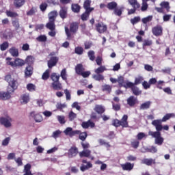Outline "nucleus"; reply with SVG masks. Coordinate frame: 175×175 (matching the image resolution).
Returning <instances> with one entry per match:
<instances>
[{
    "label": "nucleus",
    "mask_w": 175,
    "mask_h": 175,
    "mask_svg": "<svg viewBox=\"0 0 175 175\" xmlns=\"http://www.w3.org/2000/svg\"><path fill=\"white\" fill-rule=\"evenodd\" d=\"M160 5L163 9H166L167 12H169L170 9V6L169 5V2L167 1H163L161 3Z\"/></svg>",
    "instance_id": "4c0bfd02"
},
{
    "label": "nucleus",
    "mask_w": 175,
    "mask_h": 175,
    "mask_svg": "<svg viewBox=\"0 0 175 175\" xmlns=\"http://www.w3.org/2000/svg\"><path fill=\"white\" fill-rule=\"evenodd\" d=\"M33 73V68H32V66H29L25 68V76H31V75Z\"/></svg>",
    "instance_id": "a878e982"
},
{
    "label": "nucleus",
    "mask_w": 175,
    "mask_h": 175,
    "mask_svg": "<svg viewBox=\"0 0 175 175\" xmlns=\"http://www.w3.org/2000/svg\"><path fill=\"white\" fill-rule=\"evenodd\" d=\"M107 70V68H106V66H100V67L97 68L94 72L96 75H100V73H103V72Z\"/></svg>",
    "instance_id": "5701e85b"
},
{
    "label": "nucleus",
    "mask_w": 175,
    "mask_h": 175,
    "mask_svg": "<svg viewBox=\"0 0 175 175\" xmlns=\"http://www.w3.org/2000/svg\"><path fill=\"white\" fill-rule=\"evenodd\" d=\"M51 79L53 80V83H56L59 81V75H57L56 73H53L51 75Z\"/></svg>",
    "instance_id": "49530a36"
},
{
    "label": "nucleus",
    "mask_w": 175,
    "mask_h": 175,
    "mask_svg": "<svg viewBox=\"0 0 175 175\" xmlns=\"http://www.w3.org/2000/svg\"><path fill=\"white\" fill-rule=\"evenodd\" d=\"M67 14H68V8L66 7H62L59 12L60 17L62 18H66Z\"/></svg>",
    "instance_id": "2eb2a0df"
},
{
    "label": "nucleus",
    "mask_w": 175,
    "mask_h": 175,
    "mask_svg": "<svg viewBox=\"0 0 175 175\" xmlns=\"http://www.w3.org/2000/svg\"><path fill=\"white\" fill-rule=\"evenodd\" d=\"M6 14L8 17H17L18 14L16 12H13L12 11H6Z\"/></svg>",
    "instance_id": "6e6d98bb"
},
{
    "label": "nucleus",
    "mask_w": 175,
    "mask_h": 175,
    "mask_svg": "<svg viewBox=\"0 0 175 175\" xmlns=\"http://www.w3.org/2000/svg\"><path fill=\"white\" fill-rule=\"evenodd\" d=\"M79 154V150L76 147L71 148L68 151L69 158H73Z\"/></svg>",
    "instance_id": "f8f14e48"
},
{
    "label": "nucleus",
    "mask_w": 175,
    "mask_h": 175,
    "mask_svg": "<svg viewBox=\"0 0 175 175\" xmlns=\"http://www.w3.org/2000/svg\"><path fill=\"white\" fill-rule=\"evenodd\" d=\"M5 80L9 83L10 87H11L12 92H14V90L17 88V83L16 82V80H14V79H12V76L10 75H6Z\"/></svg>",
    "instance_id": "7ed1b4c3"
},
{
    "label": "nucleus",
    "mask_w": 175,
    "mask_h": 175,
    "mask_svg": "<svg viewBox=\"0 0 175 175\" xmlns=\"http://www.w3.org/2000/svg\"><path fill=\"white\" fill-rule=\"evenodd\" d=\"M75 72L77 75L81 74L84 72V68L83 67V64H78L75 67Z\"/></svg>",
    "instance_id": "bb28decb"
},
{
    "label": "nucleus",
    "mask_w": 175,
    "mask_h": 175,
    "mask_svg": "<svg viewBox=\"0 0 175 175\" xmlns=\"http://www.w3.org/2000/svg\"><path fill=\"white\" fill-rule=\"evenodd\" d=\"M140 21V17L139 16H135L133 18L131 19V23L133 24V25H135V24H137Z\"/></svg>",
    "instance_id": "bf43d9fd"
},
{
    "label": "nucleus",
    "mask_w": 175,
    "mask_h": 175,
    "mask_svg": "<svg viewBox=\"0 0 175 175\" xmlns=\"http://www.w3.org/2000/svg\"><path fill=\"white\" fill-rule=\"evenodd\" d=\"M59 59L57 57H51L50 60L48 61V68L49 69H51L53 66H55L57 65V63L58 62V60Z\"/></svg>",
    "instance_id": "6e6552de"
},
{
    "label": "nucleus",
    "mask_w": 175,
    "mask_h": 175,
    "mask_svg": "<svg viewBox=\"0 0 175 175\" xmlns=\"http://www.w3.org/2000/svg\"><path fill=\"white\" fill-rule=\"evenodd\" d=\"M120 121V126L128 128V116L124 115Z\"/></svg>",
    "instance_id": "ddd939ff"
},
{
    "label": "nucleus",
    "mask_w": 175,
    "mask_h": 175,
    "mask_svg": "<svg viewBox=\"0 0 175 175\" xmlns=\"http://www.w3.org/2000/svg\"><path fill=\"white\" fill-rule=\"evenodd\" d=\"M92 167V164L91 163H87L86 165L82 164L80 170L81 172H85V170H88V169H91Z\"/></svg>",
    "instance_id": "b1692460"
},
{
    "label": "nucleus",
    "mask_w": 175,
    "mask_h": 175,
    "mask_svg": "<svg viewBox=\"0 0 175 175\" xmlns=\"http://www.w3.org/2000/svg\"><path fill=\"white\" fill-rule=\"evenodd\" d=\"M96 29L99 33H103L107 31V26L105 25L103 23H98L96 25Z\"/></svg>",
    "instance_id": "0eeeda50"
},
{
    "label": "nucleus",
    "mask_w": 175,
    "mask_h": 175,
    "mask_svg": "<svg viewBox=\"0 0 175 175\" xmlns=\"http://www.w3.org/2000/svg\"><path fill=\"white\" fill-rule=\"evenodd\" d=\"M14 64H15V66H23V65H24V60L19 59V58H16L14 60Z\"/></svg>",
    "instance_id": "58836bf2"
},
{
    "label": "nucleus",
    "mask_w": 175,
    "mask_h": 175,
    "mask_svg": "<svg viewBox=\"0 0 175 175\" xmlns=\"http://www.w3.org/2000/svg\"><path fill=\"white\" fill-rule=\"evenodd\" d=\"M132 91L133 94H134V95H136L137 96L142 94V91H140V90H139V88L136 86H133L132 88Z\"/></svg>",
    "instance_id": "a19ab883"
},
{
    "label": "nucleus",
    "mask_w": 175,
    "mask_h": 175,
    "mask_svg": "<svg viewBox=\"0 0 175 175\" xmlns=\"http://www.w3.org/2000/svg\"><path fill=\"white\" fill-rule=\"evenodd\" d=\"M77 117V114L75 113V112H73L72 111H70V112L68 114V118L70 121H73V120H75V118H76Z\"/></svg>",
    "instance_id": "09e8293b"
},
{
    "label": "nucleus",
    "mask_w": 175,
    "mask_h": 175,
    "mask_svg": "<svg viewBox=\"0 0 175 175\" xmlns=\"http://www.w3.org/2000/svg\"><path fill=\"white\" fill-rule=\"evenodd\" d=\"M38 42H47V37L44 35H40L37 38Z\"/></svg>",
    "instance_id": "de8ad7c7"
},
{
    "label": "nucleus",
    "mask_w": 175,
    "mask_h": 175,
    "mask_svg": "<svg viewBox=\"0 0 175 175\" xmlns=\"http://www.w3.org/2000/svg\"><path fill=\"white\" fill-rule=\"evenodd\" d=\"M61 133H62L61 131L57 130L56 131L53 133L52 137H53L54 139H57V137H59Z\"/></svg>",
    "instance_id": "69168bd1"
},
{
    "label": "nucleus",
    "mask_w": 175,
    "mask_h": 175,
    "mask_svg": "<svg viewBox=\"0 0 175 175\" xmlns=\"http://www.w3.org/2000/svg\"><path fill=\"white\" fill-rule=\"evenodd\" d=\"M141 163L146 165L147 166H151L152 163L155 165V159H144L141 161Z\"/></svg>",
    "instance_id": "9b49d317"
},
{
    "label": "nucleus",
    "mask_w": 175,
    "mask_h": 175,
    "mask_svg": "<svg viewBox=\"0 0 175 175\" xmlns=\"http://www.w3.org/2000/svg\"><path fill=\"white\" fill-rule=\"evenodd\" d=\"M92 11H87L85 10V13H83L81 15V20H83V21H87V18H88L89 16H90V12H91Z\"/></svg>",
    "instance_id": "79ce46f5"
},
{
    "label": "nucleus",
    "mask_w": 175,
    "mask_h": 175,
    "mask_svg": "<svg viewBox=\"0 0 175 175\" xmlns=\"http://www.w3.org/2000/svg\"><path fill=\"white\" fill-rule=\"evenodd\" d=\"M10 53L12 57H18V49H17L16 47L10 49Z\"/></svg>",
    "instance_id": "7c9ffc66"
},
{
    "label": "nucleus",
    "mask_w": 175,
    "mask_h": 175,
    "mask_svg": "<svg viewBox=\"0 0 175 175\" xmlns=\"http://www.w3.org/2000/svg\"><path fill=\"white\" fill-rule=\"evenodd\" d=\"M107 7L109 10H113V9L116 10V8H117V3L114 1H112L109 3Z\"/></svg>",
    "instance_id": "e433bc0d"
},
{
    "label": "nucleus",
    "mask_w": 175,
    "mask_h": 175,
    "mask_svg": "<svg viewBox=\"0 0 175 175\" xmlns=\"http://www.w3.org/2000/svg\"><path fill=\"white\" fill-rule=\"evenodd\" d=\"M118 83H119L120 87H123L124 84L125 83V81H124V77H118Z\"/></svg>",
    "instance_id": "603ef678"
},
{
    "label": "nucleus",
    "mask_w": 175,
    "mask_h": 175,
    "mask_svg": "<svg viewBox=\"0 0 175 175\" xmlns=\"http://www.w3.org/2000/svg\"><path fill=\"white\" fill-rule=\"evenodd\" d=\"M92 78L96 80V81H100V80H105V77L101 74L93 75Z\"/></svg>",
    "instance_id": "f704fd0d"
},
{
    "label": "nucleus",
    "mask_w": 175,
    "mask_h": 175,
    "mask_svg": "<svg viewBox=\"0 0 175 175\" xmlns=\"http://www.w3.org/2000/svg\"><path fill=\"white\" fill-rule=\"evenodd\" d=\"M81 7L79 4H72V10L74 13H79L80 12Z\"/></svg>",
    "instance_id": "ea45409f"
},
{
    "label": "nucleus",
    "mask_w": 175,
    "mask_h": 175,
    "mask_svg": "<svg viewBox=\"0 0 175 175\" xmlns=\"http://www.w3.org/2000/svg\"><path fill=\"white\" fill-rule=\"evenodd\" d=\"M64 133L66 136H70V137H73V136H76V135H79L80 131L75 130L73 131V129L72 127H68L65 129L64 131Z\"/></svg>",
    "instance_id": "20e7f679"
},
{
    "label": "nucleus",
    "mask_w": 175,
    "mask_h": 175,
    "mask_svg": "<svg viewBox=\"0 0 175 175\" xmlns=\"http://www.w3.org/2000/svg\"><path fill=\"white\" fill-rule=\"evenodd\" d=\"M8 47H9V43H8L7 42H3L0 46V49H1V51H5V50H6V49H8Z\"/></svg>",
    "instance_id": "052dcab7"
},
{
    "label": "nucleus",
    "mask_w": 175,
    "mask_h": 175,
    "mask_svg": "<svg viewBox=\"0 0 175 175\" xmlns=\"http://www.w3.org/2000/svg\"><path fill=\"white\" fill-rule=\"evenodd\" d=\"M175 117V114L174 113H167L166 115H165L161 121H163V122H166V121H167V120H170V118H174Z\"/></svg>",
    "instance_id": "393cba45"
},
{
    "label": "nucleus",
    "mask_w": 175,
    "mask_h": 175,
    "mask_svg": "<svg viewBox=\"0 0 175 175\" xmlns=\"http://www.w3.org/2000/svg\"><path fill=\"white\" fill-rule=\"evenodd\" d=\"M124 10L123 8H115L114 10V14L116 16H121L122 14V10Z\"/></svg>",
    "instance_id": "8fccbe9b"
},
{
    "label": "nucleus",
    "mask_w": 175,
    "mask_h": 175,
    "mask_svg": "<svg viewBox=\"0 0 175 175\" xmlns=\"http://www.w3.org/2000/svg\"><path fill=\"white\" fill-rule=\"evenodd\" d=\"M21 103H23L24 105L28 103L29 102V94H23L21 96Z\"/></svg>",
    "instance_id": "412c9836"
},
{
    "label": "nucleus",
    "mask_w": 175,
    "mask_h": 175,
    "mask_svg": "<svg viewBox=\"0 0 175 175\" xmlns=\"http://www.w3.org/2000/svg\"><path fill=\"white\" fill-rule=\"evenodd\" d=\"M162 120H155L152 122V125L155 126L157 131H151L148 132L149 136H152L154 140L155 144L158 146H162L163 144V137L161 136V131L163 129V126H162Z\"/></svg>",
    "instance_id": "f257e3e1"
},
{
    "label": "nucleus",
    "mask_w": 175,
    "mask_h": 175,
    "mask_svg": "<svg viewBox=\"0 0 175 175\" xmlns=\"http://www.w3.org/2000/svg\"><path fill=\"white\" fill-rule=\"evenodd\" d=\"M23 173V175H33L32 172H31V164H27L25 165Z\"/></svg>",
    "instance_id": "a211bd4d"
},
{
    "label": "nucleus",
    "mask_w": 175,
    "mask_h": 175,
    "mask_svg": "<svg viewBox=\"0 0 175 175\" xmlns=\"http://www.w3.org/2000/svg\"><path fill=\"white\" fill-rule=\"evenodd\" d=\"M12 121L13 119H12V118H10V116L0 118V124H1V125H3L5 128H10V126H12Z\"/></svg>",
    "instance_id": "f03ea898"
},
{
    "label": "nucleus",
    "mask_w": 175,
    "mask_h": 175,
    "mask_svg": "<svg viewBox=\"0 0 175 175\" xmlns=\"http://www.w3.org/2000/svg\"><path fill=\"white\" fill-rule=\"evenodd\" d=\"M79 29V24L77 23H72L70 24V32H77V30Z\"/></svg>",
    "instance_id": "4be33fe9"
},
{
    "label": "nucleus",
    "mask_w": 175,
    "mask_h": 175,
    "mask_svg": "<svg viewBox=\"0 0 175 175\" xmlns=\"http://www.w3.org/2000/svg\"><path fill=\"white\" fill-rule=\"evenodd\" d=\"M55 21H49L48 23H46V27L50 31H55Z\"/></svg>",
    "instance_id": "f3484780"
},
{
    "label": "nucleus",
    "mask_w": 175,
    "mask_h": 175,
    "mask_svg": "<svg viewBox=\"0 0 175 175\" xmlns=\"http://www.w3.org/2000/svg\"><path fill=\"white\" fill-rule=\"evenodd\" d=\"M152 20V16H148L146 18L142 19V21L144 24H147V23H150Z\"/></svg>",
    "instance_id": "864d4df0"
},
{
    "label": "nucleus",
    "mask_w": 175,
    "mask_h": 175,
    "mask_svg": "<svg viewBox=\"0 0 175 175\" xmlns=\"http://www.w3.org/2000/svg\"><path fill=\"white\" fill-rule=\"evenodd\" d=\"M84 49L81 46H77L75 49V54H78V55H81Z\"/></svg>",
    "instance_id": "c03bdc74"
},
{
    "label": "nucleus",
    "mask_w": 175,
    "mask_h": 175,
    "mask_svg": "<svg viewBox=\"0 0 175 175\" xmlns=\"http://www.w3.org/2000/svg\"><path fill=\"white\" fill-rule=\"evenodd\" d=\"M33 61H35V59H33V57L32 56H28L26 58V62L28 65H32V64H33Z\"/></svg>",
    "instance_id": "4d7b16f0"
},
{
    "label": "nucleus",
    "mask_w": 175,
    "mask_h": 175,
    "mask_svg": "<svg viewBox=\"0 0 175 175\" xmlns=\"http://www.w3.org/2000/svg\"><path fill=\"white\" fill-rule=\"evenodd\" d=\"M57 118L60 124H65V116H57Z\"/></svg>",
    "instance_id": "774afa93"
},
{
    "label": "nucleus",
    "mask_w": 175,
    "mask_h": 175,
    "mask_svg": "<svg viewBox=\"0 0 175 175\" xmlns=\"http://www.w3.org/2000/svg\"><path fill=\"white\" fill-rule=\"evenodd\" d=\"M60 76L63 80H67L68 75H66V69H63L61 72Z\"/></svg>",
    "instance_id": "5fc2aeb1"
},
{
    "label": "nucleus",
    "mask_w": 175,
    "mask_h": 175,
    "mask_svg": "<svg viewBox=\"0 0 175 175\" xmlns=\"http://www.w3.org/2000/svg\"><path fill=\"white\" fill-rule=\"evenodd\" d=\"M12 90H8V92H0V100H8V99H10V98H12V96L10 95V94H12Z\"/></svg>",
    "instance_id": "39448f33"
},
{
    "label": "nucleus",
    "mask_w": 175,
    "mask_h": 175,
    "mask_svg": "<svg viewBox=\"0 0 175 175\" xmlns=\"http://www.w3.org/2000/svg\"><path fill=\"white\" fill-rule=\"evenodd\" d=\"M25 3V0H14V5L16 8H21Z\"/></svg>",
    "instance_id": "72a5a7b5"
},
{
    "label": "nucleus",
    "mask_w": 175,
    "mask_h": 175,
    "mask_svg": "<svg viewBox=\"0 0 175 175\" xmlns=\"http://www.w3.org/2000/svg\"><path fill=\"white\" fill-rule=\"evenodd\" d=\"M49 18L51 21H55L57 18V11H52L49 14Z\"/></svg>",
    "instance_id": "cd10ccee"
},
{
    "label": "nucleus",
    "mask_w": 175,
    "mask_h": 175,
    "mask_svg": "<svg viewBox=\"0 0 175 175\" xmlns=\"http://www.w3.org/2000/svg\"><path fill=\"white\" fill-rule=\"evenodd\" d=\"M94 110L98 114H103V113H105V108L101 105H96Z\"/></svg>",
    "instance_id": "2f4dec72"
},
{
    "label": "nucleus",
    "mask_w": 175,
    "mask_h": 175,
    "mask_svg": "<svg viewBox=\"0 0 175 175\" xmlns=\"http://www.w3.org/2000/svg\"><path fill=\"white\" fill-rule=\"evenodd\" d=\"M88 55L90 61H94L95 59V52L94 51H90L88 53Z\"/></svg>",
    "instance_id": "a18cd8bd"
},
{
    "label": "nucleus",
    "mask_w": 175,
    "mask_h": 175,
    "mask_svg": "<svg viewBox=\"0 0 175 175\" xmlns=\"http://www.w3.org/2000/svg\"><path fill=\"white\" fill-rule=\"evenodd\" d=\"M144 137H147V135H146V133H139L137 135V140H142V139H144Z\"/></svg>",
    "instance_id": "e2e57ef3"
},
{
    "label": "nucleus",
    "mask_w": 175,
    "mask_h": 175,
    "mask_svg": "<svg viewBox=\"0 0 175 175\" xmlns=\"http://www.w3.org/2000/svg\"><path fill=\"white\" fill-rule=\"evenodd\" d=\"M143 80H144L143 77H137V78H135V85H137V84H140V83H142Z\"/></svg>",
    "instance_id": "338daca9"
},
{
    "label": "nucleus",
    "mask_w": 175,
    "mask_h": 175,
    "mask_svg": "<svg viewBox=\"0 0 175 175\" xmlns=\"http://www.w3.org/2000/svg\"><path fill=\"white\" fill-rule=\"evenodd\" d=\"M120 166L122 168V170L131 172V170L133 169V166H135V165L131 163H125L124 164H121Z\"/></svg>",
    "instance_id": "9d476101"
},
{
    "label": "nucleus",
    "mask_w": 175,
    "mask_h": 175,
    "mask_svg": "<svg viewBox=\"0 0 175 175\" xmlns=\"http://www.w3.org/2000/svg\"><path fill=\"white\" fill-rule=\"evenodd\" d=\"M52 86H53V88L56 90H62V85L61 84V83H59V81L57 82L52 83Z\"/></svg>",
    "instance_id": "c85d7f7f"
},
{
    "label": "nucleus",
    "mask_w": 175,
    "mask_h": 175,
    "mask_svg": "<svg viewBox=\"0 0 175 175\" xmlns=\"http://www.w3.org/2000/svg\"><path fill=\"white\" fill-rule=\"evenodd\" d=\"M103 91H105L106 92H108V94H110L111 92V86L109 85H104L102 86Z\"/></svg>",
    "instance_id": "37998d69"
},
{
    "label": "nucleus",
    "mask_w": 175,
    "mask_h": 175,
    "mask_svg": "<svg viewBox=\"0 0 175 175\" xmlns=\"http://www.w3.org/2000/svg\"><path fill=\"white\" fill-rule=\"evenodd\" d=\"M128 2L134 9L140 8V4L137 2V0H128Z\"/></svg>",
    "instance_id": "aec40b11"
},
{
    "label": "nucleus",
    "mask_w": 175,
    "mask_h": 175,
    "mask_svg": "<svg viewBox=\"0 0 175 175\" xmlns=\"http://www.w3.org/2000/svg\"><path fill=\"white\" fill-rule=\"evenodd\" d=\"M30 117H32L36 122H42L43 121V117H42V115L35 111H32L30 113Z\"/></svg>",
    "instance_id": "423d86ee"
},
{
    "label": "nucleus",
    "mask_w": 175,
    "mask_h": 175,
    "mask_svg": "<svg viewBox=\"0 0 175 175\" xmlns=\"http://www.w3.org/2000/svg\"><path fill=\"white\" fill-rule=\"evenodd\" d=\"M133 85H135L133 83L125 81L123 87H124V88H131V87H133Z\"/></svg>",
    "instance_id": "13d9d810"
},
{
    "label": "nucleus",
    "mask_w": 175,
    "mask_h": 175,
    "mask_svg": "<svg viewBox=\"0 0 175 175\" xmlns=\"http://www.w3.org/2000/svg\"><path fill=\"white\" fill-rule=\"evenodd\" d=\"M165 85V82L163 81H159L156 83L157 88H159V90H162V86Z\"/></svg>",
    "instance_id": "680f3d73"
},
{
    "label": "nucleus",
    "mask_w": 175,
    "mask_h": 175,
    "mask_svg": "<svg viewBox=\"0 0 175 175\" xmlns=\"http://www.w3.org/2000/svg\"><path fill=\"white\" fill-rule=\"evenodd\" d=\"M51 72V70L47 69L42 75V80H47L49 77H50V73Z\"/></svg>",
    "instance_id": "c9c22d12"
},
{
    "label": "nucleus",
    "mask_w": 175,
    "mask_h": 175,
    "mask_svg": "<svg viewBox=\"0 0 175 175\" xmlns=\"http://www.w3.org/2000/svg\"><path fill=\"white\" fill-rule=\"evenodd\" d=\"M137 102V98H135V96H131L127 99V103L130 106H135Z\"/></svg>",
    "instance_id": "dca6fc26"
},
{
    "label": "nucleus",
    "mask_w": 175,
    "mask_h": 175,
    "mask_svg": "<svg viewBox=\"0 0 175 175\" xmlns=\"http://www.w3.org/2000/svg\"><path fill=\"white\" fill-rule=\"evenodd\" d=\"M10 142V137H5L3 141H2V146H3L4 147H6V146L9 145V143Z\"/></svg>",
    "instance_id": "3c124183"
},
{
    "label": "nucleus",
    "mask_w": 175,
    "mask_h": 175,
    "mask_svg": "<svg viewBox=\"0 0 175 175\" xmlns=\"http://www.w3.org/2000/svg\"><path fill=\"white\" fill-rule=\"evenodd\" d=\"M150 106H151V101H147L141 105L140 109L146 110L147 109H150Z\"/></svg>",
    "instance_id": "c756f323"
},
{
    "label": "nucleus",
    "mask_w": 175,
    "mask_h": 175,
    "mask_svg": "<svg viewBox=\"0 0 175 175\" xmlns=\"http://www.w3.org/2000/svg\"><path fill=\"white\" fill-rule=\"evenodd\" d=\"M79 139H80V140H82V142H84V140H85V139H87V133L85 132L81 133L80 131Z\"/></svg>",
    "instance_id": "0e129e2a"
},
{
    "label": "nucleus",
    "mask_w": 175,
    "mask_h": 175,
    "mask_svg": "<svg viewBox=\"0 0 175 175\" xmlns=\"http://www.w3.org/2000/svg\"><path fill=\"white\" fill-rule=\"evenodd\" d=\"M162 27L161 26H156L152 28V32L154 36H161L162 35Z\"/></svg>",
    "instance_id": "1a4fd4ad"
},
{
    "label": "nucleus",
    "mask_w": 175,
    "mask_h": 175,
    "mask_svg": "<svg viewBox=\"0 0 175 175\" xmlns=\"http://www.w3.org/2000/svg\"><path fill=\"white\" fill-rule=\"evenodd\" d=\"M26 88L27 91H29V92H33L34 91H36V86L33 83H28L26 86Z\"/></svg>",
    "instance_id": "473e14b6"
},
{
    "label": "nucleus",
    "mask_w": 175,
    "mask_h": 175,
    "mask_svg": "<svg viewBox=\"0 0 175 175\" xmlns=\"http://www.w3.org/2000/svg\"><path fill=\"white\" fill-rule=\"evenodd\" d=\"M91 6V0H85L83 3V8L85 10H87V12H92L94 10V8H90Z\"/></svg>",
    "instance_id": "4468645a"
},
{
    "label": "nucleus",
    "mask_w": 175,
    "mask_h": 175,
    "mask_svg": "<svg viewBox=\"0 0 175 175\" xmlns=\"http://www.w3.org/2000/svg\"><path fill=\"white\" fill-rule=\"evenodd\" d=\"M90 155H91V150H83L82 152H79V157L81 158H83V157L88 158L90 157Z\"/></svg>",
    "instance_id": "6ab92c4d"
}]
</instances>
